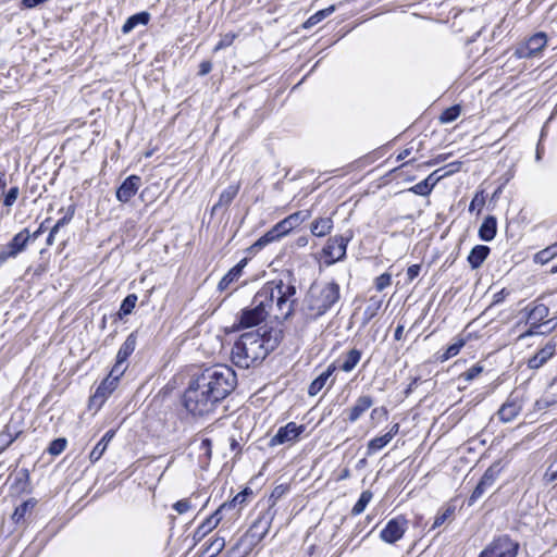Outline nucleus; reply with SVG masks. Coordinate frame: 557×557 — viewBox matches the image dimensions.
I'll return each instance as SVG.
<instances>
[{
	"instance_id": "nucleus-1",
	"label": "nucleus",
	"mask_w": 557,
	"mask_h": 557,
	"mask_svg": "<svg viewBox=\"0 0 557 557\" xmlns=\"http://www.w3.org/2000/svg\"><path fill=\"white\" fill-rule=\"evenodd\" d=\"M235 371L225 364H214L197 374L184 393V406L193 416H206L236 387Z\"/></svg>"
},
{
	"instance_id": "nucleus-2",
	"label": "nucleus",
	"mask_w": 557,
	"mask_h": 557,
	"mask_svg": "<svg viewBox=\"0 0 557 557\" xmlns=\"http://www.w3.org/2000/svg\"><path fill=\"white\" fill-rule=\"evenodd\" d=\"M296 287L282 280L268 282L252 298L251 305L242 310L237 329L260 324L270 314L276 320H286L294 311Z\"/></svg>"
},
{
	"instance_id": "nucleus-3",
	"label": "nucleus",
	"mask_w": 557,
	"mask_h": 557,
	"mask_svg": "<svg viewBox=\"0 0 557 557\" xmlns=\"http://www.w3.org/2000/svg\"><path fill=\"white\" fill-rule=\"evenodd\" d=\"M283 338L282 330L260 327L246 332L234 343L232 361L242 369H248L262 361L273 351Z\"/></svg>"
},
{
	"instance_id": "nucleus-4",
	"label": "nucleus",
	"mask_w": 557,
	"mask_h": 557,
	"mask_svg": "<svg viewBox=\"0 0 557 557\" xmlns=\"http://www.w3.org/2000/svg\"><path fill=\"white\" fill-rule=\"evenodd\" d=\"M341 299V287L334 282L310 286L302 305L307 319L317 320L329 312Z\"/></svg>"
},
{
	"instance_id": "nucleus-5",
	"label": "nucleus",
	"mask_w": 557,
	"mask_h": 557,
	"mask_svg": "<svg viewBox=\"0 0 557 557\" xmlns=\"http://www.w3.org/2000/svg\"><path fill=\"white\" fill-rule=\"evenodd\" d=\"M310 216L309 211H297L281 222H278L272 230H270L265 235H263L258 242L257 245L263 246L268 243H271L280 237L288 234L293 228L299 226L304 221H306Z\"/></svg>"
},
{
	"instance_id": "nucleus-6",
	"label": "nucleus",
	"mask_w": 557,
	"mask_h": 557,
	"mask_svg": "<svg viewBox=\"0 0 557 557\" xmlns=\"http://www.w3.org/2000/svg\"><path fill=\"white\" fill-rule=\"evenodd\" d=\"M519 543L509 535L503 534L493 541L480 553L479 557H517Z\"/></svg>"
},
{
	"instance_id": "nucleus-7",
	"label": "nucleus",
	"mask_w": 557,
	"mask_h": 557,
	"mask_svg": "<svg viewBox=\"0 0 557 557\" xmlns=\"http://www.w3.org/2000/svg\"><path fill=\"white\" fill-rule=\"evenodd\" d=\"M121 376L122 375H116V373L113 372V369H111L109 375L101 381L95 393L91 395L89 399V406L95 407L96 409H100L107 398L117 387V383Z\"/></svg>"
},
{
	"instance_id": "nucleus-8",
	"label": "nucleus",
	"mask_w": 557,
	"mask_h": 557,
	"mask_svg": "<svg viewBox=\"0 0 557 557\" xmlns=\"http://www.w3.org/2000/svg\"><path fill=\"white\" fill-rule=\"evenodd\" d=\"M274 515V510L272 508H268L253 521L248 531L245 533L249 541H251L256 546L268 534Z\"/></svg>"
},
{
	"instance_id": "nucleus-9",
	"label": "nucleus",
	"mask_w": 557,
	"mask_h": 557,
	"mask_svg": "<svg viewBox=\"0 0 557 557\" xmlns=\"http://www.w3.org/2000/svg\"><path fill=\"white\" fill-rule=\"evenodd\" d=\"M407 523V519L404 516L391 519L380 533L381 540L388 544L396 543L404 536Z\"/></svg>"
},
{
	"instance_id": "nucleus-10",
	"label": "nucleus",
	"mask_w": 557,
	"mask_h": 557,
	"mask_svg": "<svg viewBox=\"0 0 557 557\" xmlns=\"http://www.w3.org/2000/svg\"><path fill=\"white\" fill-rule=\"evenodd\" d=\"M499 468L497 465H493L486 469L481 480L473 490L471 496L468 499V505L472 506L479 498H481L487 490H490L499 474Z\"/></svg>"
},
{
	"instance_id": "nucleus-11",
	"label": "nucleus",
	"mask_w": 557,
	"mask_h": 557,
	"mask_svg": "<svg viewBox=\"0 0 557 557\" xmlns=\"http://www.w3.org/2000/svg\"><path fill=\"white\" fill-rule=\"evenodd\" d=\"M304 424L298 425L295 422H288L286 425L281 426L274 436L271 437L269 445L277 446L285 443L295 442L299 435L305 431Z\"/></svg>"
},
{
	"instance_id": "nucleus-12",
	"label": "nucleus",
	"mask_w": 557,
	"mask_h": 557,
	"mask_svg": "<svg viewBox=\"0 0 557 557\" xmlns=\"http://www.w3.org/2000/svg\"><path fill=\"white\" fill-rule=\"evenodd\" d=\"M137 344V336L133 332L131 333L125 342L120 347L117 355H116V361L114 366L112 367L113 372L116 373V375H123V373L126 370V367L123 364L126 362L127 358L134 352Z\"/></svg>"
},
{
	"instance_id": "nucleus-13",
	"label": "nucleus",
	"mask_w": 557,
	"mask_h": 557,
	"mask_svg": "<svg viewBox=\"0 0 557 557\" xmlns=\"http://www.w3.org/2000/svg\"><path fill=\"white\" fill-rule=\"evenodd\" d=\"M29 239V231L27 228L22 230L11 239L7 247L0 252V261L3 262L9 258H13L17 253L23 251Z\"/></svg>"
},
{
	"instance_id": "nucleus-14",
	"label": "nucleus",
	"mask_w": 557,
	"mask_h": 557,
	"mask_svg": "<svg viewBox=\"0 0 557 557\" xmlns=\"http://www.w3.org/2000/svg\"><path fill=\"white\" fill-rule=\"evenodd\" d=\"M348 240V238L343 236H334L329 238L327 244L323 248L324 255L330 258L327 261L329 264L337 262L346 256Z\"/></svg>"
},
{
	"instance_id": "nucleus-15",
	"label": "nucleus",
	"mask_w": 557,
	"mask_h": 557,
	"mask_svg": "<svg viewBox=\"0 0 557 557\" xmlns=\"http://www.w3.org/2000/svg\"><path fill=\"white\" fill-rule=\"evenodd\" d=\"M547 39L544 33H537L530 37L528 41L516 50L519 58H531L543 50Z\"/></svg>"
},
{
	"instance_id": "nucleus-16",
	"label": "nucleus",
	"mask_w": 557,
	"mask_h": 557,
	"mask_svg": "<svg viewBox=\"0 0 557 557\" xmlns=\"http://www.w3.org/2000/svg\"><path fill=\"white\" fill-rule=\"evenodd\" d=\"M557 344L554 339L548 341L534 356L528 360V367L536 370L543 367L556 352Z\"/></svg>"
},
{
	"instance_id": "nucleus-17",
	"label": "nucleus",
	"mask_w": 557,
	"mask_h": 557,
	"mask_svg": "<svg viewBox=\"0 0 557 557\" xmlns=\"http://www.w3.org/2000/svg\"><path fill=\"white\" fill-rule=\"evenodd\" d=\"M549 313V309L544 304L535 305L528 314V322L531 327L528 332H525L524 336L537 334L536 329L540 327L541 322H543Z\"/></svg>"
},
{
	"instance_id": "nucleus-18",
	"label": "nucleus",
	"mask_w": 557,
	"mask_h": 557,
	"mask_svg": "<svg viewBox=\"0 0 557 557\" xmlns=\"http://www.w3.org/2000/svg\"><path fill=\"white\" fill-rule=\"evenodd\" d=\"M140 186V176H127L116 189V198L121 202H127L136 195Z\"/></svg>"
},
{
	"instance_id": "nucleus-19",
	"label": "nucleus",
	"mask_w": 557,
	"mask_h": 557,
	"mask_svg": "<svg viewBox=\"0 0 557 557\" xmlns=\"http://www.w3.org/2000/svg\"><path fill=\"white\" fill-rule=\"evenodd\" d=\"M232 504L221 505L210 517H208L196 530V535L205 536L207 533L218 527L223 519V512L228 510Z\"/></svg>"
},
{
	"instance_id": "nucleus-20",
	"label": "nucleus",
	"mask_w": 557,
	"mask_h": 557,
	"mask_svg": "<svg viewBox=\"0 0 557 557\" xmlns=\"http://www.w3.org/2000/svg\"><path fill=\"white\" fill-rule=\"evenodd\" d=\"M521 410V401L517 397L510 396L499 408L497 414L503 422H510L520 413Z\"/></svg>"
},
{
	"instance_id": "nucleus-21",
	"label": "nucleus",
	"mask_w": 557,
	"mask_h": 557,
	"mask_svg": "<svg viewBox=\"0 0 557 557\" xmlns=\"http://www.w3.org/2000/svg\"><path fill=\"white\" fill-rule=\"evenodd\" d=\"M256 545L243 534L236 543L225 553L224 557H247Z\"/></svg>"
},
{
	"instance_id": "nucleus-22",
	"label": "nucleus",
	"mask_w": 557,
	"mask_h": 557,
	"mask_svg": "<svg viewBox=\"0 0 557 557\" xmlns=\"http://www.w3.org/2000/svg\"><path fill=\"white\" fill-rule=\"evenodd\" d=\"M240 188V183L228 185L220 195L219 201L212 207V214L218 212L220 209H226L234 198L237 196Z\"/></svg>"
},
{
	"instance_id": "nucleus-23",
	"label": "nucleus",
	"mask_w": 557,
	"mask_h": 557,
	"mask_svg": "<svg viewBox=\"0 0 557 557\" xmlns=\"http://www.w3.org/2000/svg\"><path fill=\"white\" fill-rule=\"evenodd\" d=\"M373 405V398L370 395H361L355 405L349 409L348 421L356 422Z\"/></svg>"
},
{
	"instance_id": "nucleus-24",
	"label": "nucleus",
	"mask_w": 557,
	"mask_h": 557,
	"mask_svg": "<svg viewBox=\"0 0 557 557\" xmlns=\"http://www.w3.org/2000/svg\"><path fill=\"white\" fill-rule=\"evenodd\" d=\"M246 264L247 259H243L236 265L230 269L228 272L219 282L218 289L221 292L228 289L232 283L236 282L242 276Z\"/></svg>"
},
{
	"instance_id": "nucleus-25",
	"label": "nucleus",
	"mask_w": 557,
	"mask_h": 557,
	"mask_svg": "<svg viewBox=\"0 0 557 557\" xmlns=\"http://www.w3.org/2000/svg\"><path fill=\"white\" fill-rule=\"evenodd\" d=\"M557 388V379H554L544 395L535 401V408L537 410H543L557 404V392L554 389Z\"/></svg>"
},
{
	"instance_id": "nucleus-26",
	"label": "nucleus",
	"mask_w": 557,
	"mask_h": 557,
	"mask_svg": "<svg viewBox=\"0 0 557 557\" xmlns=\"http://www.w3.org/2000/svg\"><path fill=\"white\" fill-rule=\"evenodd\" d=\"M497 220L493 215H488L482 222L479 228V237L484 242H491L496 236Z\"/></svg>"
},
{
	"instance_id": "nucleus-27",
	"label": "nucleus",
	"mask_w": 557,
	"mask_h": 557,
	"mask_svg": "<svg viewBox=\"0 0 557 557\" xmlns=\"http://www.w3.org/2000/svg\"><path fill=\"white\" fill-rule=\"evenodd\" d=\"M490 251V247L485 245L474 246L468 256V262L471 265V268L479 269L487 258Z\"/></svg>"
},
{
	"instance_id": "nucleus-28",
	"label": "nucleus",
	"mask_w": 557,
	"mask_h": 557,
	"mask_svg": "<svg viewBox=\"0 0 557 557\" xmlns=\"http://www.w3.org/2000/svg\"><path fill=\"white\" fill-rule=\"evenodd\" d=\"M335 370L336 367L333 363L330 364L325 371L311 382L308 388V394L310 396H315L325 386L327 380L332 376Z\"/></svg>"
},
{
	"instance_id": "nucleus-29",
	"label": "nucleus",
	"mask_w": 557,
	"mask_h": 557,
	"mask_svg": "<svg viewBox=\"0 0 557 557\" xmlns=\"http://www.w3.org/2000/svg\"><path fill=\"white\" fill-rule=\"evenodd\" d=\"M150 20V14L147 12H139L129 16L122 26V33H131L137 25H147Z\"/></svg>"
},
{
	"instance_id": "nucleus-30",
	"label": "nucleus",
	"mask_w": 557,
	"mask_h": 557,
	"mask_svg": "<svg viewBox=\"0 0 557 557\" xmlns=\"http://www.w3.org/2000/svg\"><path fill=\"white\" fill-rule=\"evenodd\" d=\"M441 177L442 176H438V178L432 180L433 176H426L425 180L408 188L406 191H411L420 196H428Z\"/></svg>"
},
{
	"instance_id": "nucleus-31",
	"label": "nucleus",
	"mask_w": 557,
	"mask_h": 557,
	"mask_svg": "<svg viewBox=\"0 0 557 557\" xmlns=\"http://www.w3.org/2000/svg\"><path fill=\"white\" fill-rule=\"evenodd\" d=\"M382 306V299L372 296L369 298L368 305L362 313V323L368 324L379 312Z\"/></svg>"
},
{
	"instance_id": "nucleus-32",
	"label": "nucleus",
	"mask_w": 557,
	"mask_h": 557,
	"mask_svg": "<svg viewBox=\"0 0 557 557\" xmlns=\"http://www.w3.org/2000/svg\"><path fill=\"white\" fill-rule=\"evenodd\" d=\"M361 355L362 354L359 349H350L346 354L344 362L341 364V370H343L344 372H351L355 369V367L359 363Z\"/></svg>"
},
{
	"instance_id": "nucleus-33",
	"label": "nucleus",
	"mask_w": 557,
	"mask_h": 557,
	"mask_svg": "<svg viewBox=\"0 0 557 557\" xmlns=\"http://www.w3.org/2000/svg\"><path fill=\"white\" fill-rule=\"evenodd\" d=\"M333 226V222L330 218H320L312 223L311 233L314 236L321 237L326 235Z\"/></svg>"
},
{
	"instance_id": "nucleus-34",
	"label": "nucleus",
	"mask_w": 557,
	"mask_h": 557,
	"mask_svg": "<svg viewBox=\"0 0 557 557\" xmlns=\"http://www.w3.org/2000/svg\"><path fill=\"white\" fill-rule=\"evenodd\" d=\"M138 297L136 294H128L122 301L117 317L120 320H122L124 317L131 314L136 307Z\"/></svg>"
},
{
	"instance_id": "nucleus-35",
	"label": "nucleus",
	"mask_w": 557,
	"mask_h": 557,
	"mask_svg": "<svg viewBox=\"0 0 557 557\" xmlns=\"http://www.w3.org/2000/svg\"><path fill=\"white\" fill-rule=\"evenodd\" d=\"M557 257V242L545 249H542L534 256V262L540 264H546L552 259Z\"/></svg>"
},
{
	"instance_id": "nucleus-36",
	"label": "nucleus",
	"mask_w": 557,
	"mask_h": 557,
	"mask_svg": "<svg viewBox=\"0 0 557 557\" xmlns=\"http://www.w3.org/2000/svg\"><path fill=\"white\" fill-rule=\"evenodd\" d=\"M543 482L546 485L557 482V453L548 459V467L543 475Z\"/></svg>"
},
{
	"instance_id": "nucleus-37",
	"label": "nucleus",
	"mask_w": 557,
	"mask_h": 557,
	"mask_svg": "<svg viewBox=\"0 0 557 557\" xmlns=\"http://www.w3.org/2000/svg\"><path fill=\"white\" fill-rule=\"evenodd\" d=\"M35 502L33 499H28L23 502L20 506H17L12 515V520L15 523H20L24 520L26 513L35 507Z\"/></svg>"
},
{
	"instance_id": "nucleus-38",
	"label": "nucleus",
	"mask_w": 557,
	"mask_h": 557,
	"mask_svg": "<svg viewBox=\"0 0 557 557\" xmlns=\"http://www.w3.org/2000/svg\"><path fill=\"white\" fill-rule=\"evenodd\" d=\"M334 10H335V7L331 5V7L326 8V9L318 11L317 13L311 15L304 23V28H310V27L314 26L315 24L320 23L323 18H325L329 15H331L334 12Z\"/></svg>"
},
{
	"instance_id": "nucleus-39",
	"label": "nucleus",
	"mask_w": 557,
	"mask_h": 557,
	"mask_svg": "<svg viewBox=\"0 0 557 557\" xmlns=\"http://www.w3.org/2000/svg\"><path fill=\"white\" fill-rule=\"evenodd\" d=\"M372 497H373L372 492L363 491L361 493L359 499L357 500V503L354 505V507L351 509V515L359 516L360 513H362L364 511L366 507L368 506V504L371 502Z\"/></svg>"
},
{
	"instance_id": "nucleus-40",
	"label": "nucleus",
	"mask_w": 557,
	"mask_h": 557,
	"mask_svg": "<svg viewBox=\"0 0 557 557\" xmlns=\"http://www.w3.org/2000/svg\"><path fill=\"white\" fill-rule=\"evenodd\" d=\"M225 547V537L215 535L206 547V552L210 553L209 557H216Z\"/></svg>"
},
{
	"instance_id": "nucleus-41",
	"label": "nucleus",
	"mask_w": 557,
	"mask_h": 557,
	"mask_svg": "<svg viewBox=\"0 0 557 557\" xmlns=\"http://www.w3.org/2000/svg\"><path fill=\"white\" fill-rule=\"evenodd\" d=\"M389 442H391V436L385 435V434L382 436L372 438L368 443V455L379 451L380 449L385 447Z\"/></svg>"
},
{
	"instance_id": "nucleus-42",
	"label": "nucleus",
	"mask_w": 557,
	"mask_h": 557,
	"mask_svg": "<svg viewBox=\"0 0 557 557\" xmlns=\"http://www.w3.org/2000/svg\"><path fill=\"white\" fill-rule=\"evenodd\" d=\"M466 342L465 339L460 338L454 344L449 345L445 352L441 356L442 361H446L451 357H455L459 354L460 349L465 346Z\"/></svg>"
},
{
	"instance_id": "nucleus-43",
	"label": "nucleus",
	"mask_w": 557,
	"mask_h": 557,
	"mask_svg": "<svg viewBox=\"0 0 557 557\" xmlns=\"http://www.w3.org/2000/svg\"><path fill=\"white\" fill-rule=\"evenodd\" d=\"M461 109L459 106L447 108L440 116L442 123H450L460 115Z\"/></svg>"
},
{
	"instance_id": "nucleus-44",
	"label": "nucleus",
	"mask_w": 557,
	"mask_h": 557,
	"mask_svg": "<svg viewBox=\"0 0 557 557\" xmlns=\"http://www.w3.org/2000/svg\"><path fill=\"white\" fill-rule=\"evenodd\" d=\"M66 444H67V442L65 438H63V437L55 438L54 441H52L50 443L48 451H49V454H51L53 456H58L65 449Z\"/></svg>"
},
{
	"instance_id": "nucleus-45",
	"label": "nucleus",
	"mask_w": 557,
	"mask_h": 557,
	"mask_svg": "<svg viewBox=\"0 0 557 557\" xmlns=\"http://www.w3.org/2000/svg\"><path fill=\"white\" fill-rule=\"evenodd\" d=\"M107 447H108V444H106L104 442H102L101 440L96 444V446L94 447V449L90 451V455H89V460L95 463L97 462L101 457L102 455L104 454V451L107 450Z\"/></svg>"
},
{
	"instance_id": "nucleus-46",
	"label": "nucleus",
	"mask_w": 557,
	"mask_h": 557,
	"mask_svg": "<svg viewBox=\"0 0 557 557\" xmlns=\"http://www.w3.org/2000/svg\"><path fill=\"white\" fill-rule=\"evenodd\" d=\"M482 371H483L482 366L474 364L470 369H468L466 372H463L459 379L463 380L465 382H470V381L474 380L475 377H478Z\"/></svg>"
},
{
	"instance_id": "nucleus-47",
	"label": "nucleus",
	"mask_w": 557,
	"mask_h": 557,
	"mask_svg": "<svg viewBox=\"0 0 557 557\" xmlns=\"http://www.w3.org/2000/svg\"><path fill=\"white\" fill-rule=\"evenodd\" d=\"M235 38H236V34H234V33H227V34L223 35L221 37L220 41L214 47V51L216 52L219 50L230 47L234 42Z\"/></svg>"
},
{
	"instance_id": "nucleus-48",
	"label": "nucleus",
	"mask_w": 557,
	"mask_h": 557,
	"mask_svg": "<svg viewBox=\"0 0 557 557\" xmlns=\"http://www.w3.org/2000/svg\"><path fill=\"white\" fill-rule=\"evenodd\" d=\"M392 283V276L388 273H383L375 278L374 285L377 292H382Z\"/></svg>"
},
{
	"instance_id": "nucleus-49",
	"label": "nucleus",
	"mask_w": 557,
	"mask_h": 557,
	"mask_svg": "<svg viewBox=\"0 0 557 557\" xmlns=\"http://www.w3.org/2000/svg\"><path fill=\"white\" fill-rule=\"evenodd\" d=\"M17 196H18V188L11 187L4 196V199H3L4 206L11 207L16 201Z\"/></svg>"
},
{
	"instance_id": "nucleus-50",
	"label": "nucleus",
	"mask_w": 557,
	"mask_h": 557,
	"mask_svg": "<svg viewBox=\"0 0 557 557\" xmlns=\"http://www.w3.org/2000/svg\"><path fill=\"white\" fill-rule=\"evenodd\" d=\"M173 508L176 510V512H178L180 515H183V513L187 512L188 510H190L191 504H190L189 499L184 498V499L176 502L173 505Z\"/></svg>"
},
{
	"instance_id": "nucleus-51",
	"label": "nucleus",
	"mask_w": 557,
	"mask_h": 557,
	"mask_svg": "<svg viewBox=\"0 0 557 557\" xmlns=\"http://www.w3.org/2000/svg\"><path fill=\"white\" fill-rule=\"evenodd\" d=\"M211 446L212 442L210 438H203L200 443L199 449L203 451V455L207 457V459H210L211 457Z\"/></svg>"
},
{
	"instance_id": "nucleus-52",
	"label": "nucleus",
	"mask_w": 557,
	"mask_h": 557,
	"mask_svg": "<svg viewBox=\"0 0 557 557\" xmlns=\"http://www.w3.org/2000/svg\"><path fill=\"white\" fill-rule=\"evenodd\" d=\"M420 271H421V265L420 264H412V265H410L407 269L408 281L412 282L420 274Z\"/></svg>"
},
{
	"instance_id": "nucleus-53",
	"label": "nucleus",
	"mask_w": 557,
	"mask_h": 557,
	"mask_svg": "<svg viewBox=\"0 0 557 557\" xmlns=\"http://www.w3.org/2000/svg\"><path fill=\"white\" fill-rule=\"evenodd\" d=\"M212 70V63L210 61H203L199 65V75L205 76Z\"/></svg>"
},
{
	"instance_id": "nucleus-54",
	"label": "nucleus",
	"mask_w": 557,
	"mask_h": 557,
	"mask_svg": "<svg viewBox=\"0 0 557 557\" xmlns=\"http://www.w3.org/2000/svg\"><path fill=\"white\" fill-rule=\"evenodd\" d=\"M72 219V214H69V215H64L63 218H61L57 223L55 225L52 227L54 228V232H59V230L61 227H63L64 225L69 224V222L71 221Z\"/></svg>"
},
{
	"instance_id": "nucleus-55",
	"label": "nucleus",
	"mask_w": 557,
	"mask_h": 557,
	"mask_svg": "<svg viewBox=\"0 0 557 557\" xmlns=\"http://www.w3.org/2000/svg\"><path fill=\"white\" fill-rule=\"evenodd\" d=\"M447 513H448V511L443 512L441 515H437L435 517V520H434V523L432 525V529H435V528L442 525L445 522V520L447 519Z\"/></svg>"
},
{
	"instance_id": "nucleus-56",
	"label": "nucleus",
	"mask_w": 557,
	"mask_h": 557,
	"mask_svg": "<svg viewBox=\"0 0 557 557\" xmlns=\"http://www.w3.org/2000/svg\"><path fill=\"white\" fill-rule=\"evenodd\" d=\"M247 494V492L245 491L244 493H238L234 498L233 500L230 503L232 504V507L228 509V510H232L235 508L236 504L238 503H243L245 500V495Z\"/></svg>"
},
{
	"instance_id": "nucleus-57",
	"label": "nucleus",
	"mask_w": 557,
	"mask_h": 557,
	"mask_svg": "<svg viewBox=\"0 0 557 557\" xmlns=\"http://www.w3.org/2000/svg\"><path fill=\"white\" fill-rule=\"evenodd\" d=\"M114 436H115V430H109L101 437V441L109 445V443L113 440Z\"/></svg>"
},
{
	"instance_id": "nucleus-58",
	"label": "nucleus",
	"mask_w": 557,
	"mask_h": 557,
	"mask_svg": "<svg viewBox=\"0 0 557 557\" xmlns=\"http://www.w3.org/2000/svg\"><path fill=\"white\" fill-rule=\"evenodd\" d=\"M404 329L405 326L404 325H398L395 330V333H394V338L396 341H400L403 338V334H404Z\"/></svg>"
},
{
	"instance_id": "nucleus-59",
	"label": "nucleus",
	"mask_w": 557,
	"mask_h": 557,
	"mask_svg": "<svg viewBox=\"0 0 557 557\" xmlns=\"http://www.w3.org/2000/svg\"><path fill=\"white\" fill-rule=\"evenodd\" d=\"M398 431H399V424L395 423L394 425H392L391 430L385 435H389L391 441H392L393 437L398 433Z\"/></svg>"
},
{
	"instance_id": "nucleus-60",
	"label": "nucleus",
	"mask_w": 557,
	"mask_h": 557,
	"mask_svg": "<svg viewBox=\"0 0 557 557\" xmlns=\"http://www.w3.org/2000/svg\"><path fill=\"white\" fill-rule=\"evenodd\" d=\"M58 232H54V228H51L49 235H48V238H47V244L48 245H52L53 244V240H54V236Z\"/></svg>"
},
{
	"instance_id": "nucleus-61",
	"label": "nucleus",
	"mask_w": 557,
	"mask_h": 557,
	"mask_svg": "<svg viewBox=\"0 0 557 557\" xmlns=\"http://www.w3.org/2000/svg\"><path fill=\"white\" fill-rule=\"evenodd\" d=\"M456 171H460V170H459V169H453V168H451V169L446 170L443 174H445V175L454 174V172H456Z\"/></svg>"
},
{
	"instance_id": "nucleus-62",
	"label": "nucleus",
	"mask_w": 557,
	"mask_h": 557,
	"mask_svg": "<svg viewBox=\"0 0 557 557\" xmlns=\"http://www.w3.org/2000/svg\"><path fill=\"white\" fill-rule=\"evenodd\" d=\"M41 227H42V225L33 234L34 239H36L39 236V234L41 232Z\"/></svg>"
},
{
	"instance_id": "nucleus-63",
	"label": "nucleus",
	"mask_w": 557,
	"mask_h": 557,
	"mask_svg": "<svg viewBox=\"0 0 557 557\" xmlns=\"http://www.w3.org/2000/svg\"><path fill=\"white\" fill-rule=\"evenodd\" d=\"M476 207L475 199H473L470 203L469 210L472 211Z\"/></svg>"
},
{
	"instance_id": "nucleus-64",
	"label": "nucleus",
	"mask_w": 557,
	"mask_h": 557,
	"mask_svg": "<svg viewBox=\"0 0 557 557\" xmlns=\"http://www.w3.org/2000/svg\"><path fill=\"white\" fill-rule=\"evenodd\" d=\"M550 273L552 274H556L557 273V264L554 265L552 269H550Z\"/></svg>"
}]
</instances>
